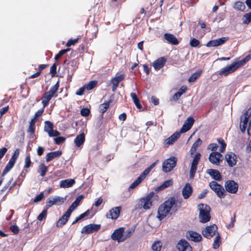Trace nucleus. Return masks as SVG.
Listing matches in <instances>:
<instances>
[{
  "label": "nucleus",
  "instance_id": "obj_36",
  "mask_svg": "<svg viewBox=\"0 0 251 251\" xmlns=\"http://www.w3.org/2000/svg\"><path fill=\"white\" fill-rule=\"evenodd\" d=\"M202 143V141L200 138H198L193 144L190 150L191 155H192L196 151L198 147L200 146Z\"/></svg>",
  "mask_w": 251,
  "mask_h": 251
},
{
  "label": "nucleus",
  "instance_id": "obj_56",
  "mask_svg": "<svg viewBox=\"0 0 251 251\" xmlns=\"http://www.w3.org/2000/svg\"><path fill=\"white\" fill-rule=\"evenodd\" d=\"M194 122L195 120L194 118L192 117H190L187 119V120L185 121L184 123H186L187 125H188L191 128L194 124Z\"/></svg>",
  "mask_w": 251,
  "mask_h": 251
},
{
  "label": "nucleus",
  "instance_id": "obj_27",
  "mask_svg": "<svg viewBox=\"0 0 251 251\" xmlns=\"http://www.w3.org/2000/svg\"><path fill=\"white\" fill-rule=\"evenodd\" d=\"M62 154V152L61 151H56L49 152L46 155V160L47 162H50L53 159L59 157Z\"/></svg>",
  "mask_w": 251,
  "mask_h": 251
},
{
  "label": "nucleus",
  "instance_id": "obj_49",
  "mask_svg": "<svg viewBox=\"0 0 251 251\" xmlns=\"http://www.w3.org/2000/svg\"><path fill=\"white\" fill-rule=\"evenodd\" d=\"M243 23L248 25L251 22V12L244 15Z\"/></svg>",
  "mask_w": 251,
  "mask_h": 251
},
{
  "label": "nucleus",
  "instance_id": "obj_46",
  "mask_svg": "<svg viewBox=\"0 0 251 251\" xmlns=\"http://www.w3.org/2000/svg\"><path fill=\"white\" fill-rule=\"evenodd\" d=\"M156 163L157 161L151 164L149 167L146 168L142 173L143 175L146 177L149 174L151 169L155 166Z\"/></svg>",
  "mask_w": 251,
  "mask_h": 251
},
{
  "label": "nucleus",
  "instance_id": "obj_42",
  "mask_svg": "<svg viewBox=\"0 0 251 251\" xmlns=\"http://www.w3.org/2000/svg\"><path fill=\"white\" fill-rule=\"evenodd\" d=\"M97 83L98 81L97 80H91L84 86L87 90H91L97 86Z\"/></svg>",
  "mask_w": 251,
  "mask_h": 251
},
{
  "label": "nucleus",
  "instance_id": "obj_4",
  "mask_svg": "<svg viewBox=\"0 0 251 251\" xmlns=\"http://www.w3.org/2000/svg\"><path fill=\"white\" fill-rule=\"evenodd\" d=\"M153 195V192H151L145 197L141 198L138 203V208H141L142 207L145 210L150 209L152 205L151 200Z\"/></svg>",
  "mask_w": 251,
  "mask_h": 251
},
{
  "label": "nucleus",
  "instance_id": "obj_52",
  "mask_svg": "<svg viewBox=\"0 0 251 251\" xmlns=\"http://www.w3.org/2000/svg\"><path fill=\"white\" fill-rule=\"evenodd\" d=\"M45 107H44V106H43V107L40 109H39L35 113V115H34V117L33 118V119L37 120L38 118L40 117L42 115V114H43L44 112V109H45Z\"/></svg>",
  "mask_w": 251,
  "mask_h": 251
},
{
  "label": "nucleus",
  "instance_id": "obj_51",
  "mask_svg": "<svg viewBox=\"0 0 251 251\" xmlns=\"http://www.w3.org/2000/svg\"><path fill=\"white\" fill-rule=\"evenodd\" d=\"M197 169V166L192 165L191 166L189 176L191 178L194 177Z\"/></svg>",
  "mask_w": 251,
  "mask_h": 251
},
{
  "label": "nucleus",
  "instance_id": "obj_22",
  "mask_svg": "<svg viewBox=\"0 0 251 251\" xmlns=\"http://www.w3.org/2000/svg\"><path fill=\"white\" fill-rule=\"evenodd\" d=\"M193 188L190 184L187 183L182 190V195L184 199H188L192 194Z\"/></svg>",
  "mask_w": 251,
  "mask_h": 251
},
{
  "label": "nucleus",
  "instance_id": "obj_16",
  "mask_svg": "<svg viewBox=\"0 0 251 251\" xmlns=\"http://www.w3.org/2000/svg\"><path fill=\"white\" fill-rule=\"evenodd\" d=\"M238 69V66H236L235 62H233L231 64L223 69L219 72V75H224L226 76L235 71Z\"/></svg>",
  "mask_w": 251,
  "mask_h": 251
},
{
  "label": "nucleus",
  "instance_id": "obj_10",
  "mask_svg": "<svg viewBox=\"0 0 251 251\" xmlns=\"http://www.w3.org/2000/svg\"><path fill=\"white\" fill-rule=\"evenodd\" d=\"M208 159L212 164L219 165L222 162L223 156L220 152L213 151L210 153Z\"/></svg>",
  "mask_w": 251,
  "mask_h": 251
},
{
  "label": "nucleus",
  "instance_id": "obj_61",
  "mask_svg": "<svg viewBox=\"0 0 251 251\" xmlns=\"http://www.w3.org/2000/svg\"><path fill=\"white\" fill-rule=\"evenodd\" d=\"M50 73L52 76L55 75V74H56V65L55 63L51 66L50 68Z\"/></svg>",
  "mask_w": 251,
  "mask_h": 251
},
{
  "label": "nucleus",
  "instance_id": "obj_11",
  "mask_svg": "<svg viewBox=\"0 0 251 251\" xmlns=\"http://www.w3.org/2000/svg\"><path fill=\"white\" fill-rule=\"evenodd\" d=\"M121 210V206L114 207L111 209L108 213H106V217L108 219L116 220L119 218Z\"/></svg>",
  "mask_w": 251,
  "mask_h": 251
},
{
  "label": "nucleus",
  "instance_id": "obj_21",
  "mask_svg": "<svg viewBox=\"0 0 251 251\" xmlns=\"http://www.w3.org/2000/svg\"><path fill=\"white\" fill-rule=\"evenodd\" d=\"M125 78V75L121 74L118 76H116L112 78L111 80V83L112 84V90L113 92H115L119 85V83L123 80Z\"/></svg>",
  "mask_w": 251,
  "mask_h": 251
},
{
  "label": "nucleus",
  "instance_id": "obj_17",
  "mask_svg": "<svg viewBox=\"0 0 251 251\" xmlns=\"http://www.w3.org/2000/svg\"><path fill=\"white\" fill-rule=\"evenodd\" d=\"M64 202V199L62 197L56 196L51 199H49L46 202V207L49 208L53 205H60Z\"/></svg>",
  "mask_w": 251,
  "mask_h": 251
},
{
  "label": "nucleus",
  "instance_id": "obj_47",
  "mask_svg": "<svg viewBox=\"0 0 251 251\" xmlns=\"http://www.w3.org/2000/svg\"><path fill=\"white\" fill-rule=\"evenodd\" d=\"M189 44L191 47H193V48H196V47H198L200 45V42L199 40H198L196 38H193L191 39V40L190 41Z\"/></svg>",
  "mask_w": 251,
  "mask_h": 251
},
{
  "label": "nucleus",
  "instance_id": "obj_45",
  "mask_svg": "<svg viewBox=\"0 0 251 251\" xmlns=\"http://www.w3.org/2000/svg\"><path fill=\"white\" fill-rule=\"evenodd\" d=\"M217 141L219 144H220V148L219 149L220 152H223L225 151L226 150V143L225 142V141L223 139L221 138H219L217 139Z\"/></svg>",
  "mask_w": 251,
  "mask_h": 251
},
{
  "label": "nucleus",
  "instance_id": "obj_60",
  "mask_svg": "<svg viewBox=\"0 0 251 251\" xmlns=\"http://www.w3.org/2000/svg\"><path fill=\"white\" fill-rule=\"evenodd\" d=\"M78 38H77L75 39H70L66 43V46L68 47L71 46L72 45H75L76 43L78 41Z\"/></svg>",
  "mask_w": 251,
  "mask_h": 251
},
{
  "label": "nucleus",
  "instance_id": "obj_50",
  "mask_svg": "<svg viewBox=\"0 0 251 251\" xmlns=\"http://www.w3.org/2000/svg\"><path fill=\"white\" fill-rule=\"evenodd\" d=\"M201 156V154L199 152H197L195 155L194 158L192 161V162L191 163L192 165L197 166L198 164L199 163V161L200 159Z\"/></svg>",
  "mask_w": 251,
  "mask_h": 251
},
{
  "label": "nucleus",
  "instance_id": "obj_64",
  "mask_svg": "<svg viewBox=\"0 0 251 251\" xmlns=\"http://www.w3.org/2000/svg\"><path fill=\"white\" fill-rule=\"evenodd\" d=\"M218 146L215 143L210 144L208 146V149L213 151H215L217 150Z\"/></svg>",
  "mask_w": 251,
  "mask_h": 251
},
{
  "label": "nucleus",
  "instance_id": "obj_30",
  "mask_svg": "<svg viewBox=\"0 0 251 251\" xmlns=\"http://www.w3.org/2000/svg\"><path fill=\"white\" fill-rule=\"evenodd\" d=\"M188 236L192 241L194 242H199L202 239V237L200 234L193 231H189Z\"/></svg>",
  "mask_w": 251,
  "mask_h": 251
},
{
  "label": "nucleus",
  "instance_id": "obj_41",
  "mask_svg": "<svg viewBox=\"0 0 251 251\" xmlns=\"http://www.w3.org/2000/svg\"><path fill=\"white\" fill-rule=\"evenodd\" d=\"M173 184V181L172 179L165 181L158 188L160 190L164 189Z\"/></svg>",
  "mask_w": 251,
  "mask_h": 251
},
{
  "label": "nucleus",
  "instance_id": "obj_57",
  "mask_svg": "<svg viewBox=\"0 0 251 251\" xmlns=\"http://www.w3.org/2000/svg\"><path fill=\"white\" fill-rule=\"evenodd\" d=\"M10 230L15 234H17L19 232V228L16 225H12L10 226Z\"/></svg>",
  "mask_w": 251,
  "mask_h": 251
},
{
  "label": "nucleus",
  "instance_id": "obj_2",
  "mask_svg": "<svg viewBox=\"0 0 251 251\" xmlns=\"http://www.w3.org/2000/svg\"><path fill=\"white\" fill-rule=\"evenodd\" d=\"M198 208L199 210L200 222L201 223H206L209 222L211 219L210 207L207 204L200 203L198 204Z\"/></svg>",
  "mask_w": 251,
  "mask_h": 251
},
{
  "label": "nucleus",
  "instance_id": "obj_31",
  "mask_svg": "<svg viewBox=\"0 0 251 251\" xmlns=\"http://www.w3.org/2000/svg\"><path fill=\"white\" fill-rule=\"evenodd\" d=\"M85 135L83 133H82L76 137L74 140V142L77 147H79L80 146L83 144L84 142H85Z\"/></svg>",
  "mask_w": 251,
  "mask_h": 251
},
{
  "label": "nucleus",
  "instance_id": "obj_44",
  "mask_svg": "<svg viewBox=\"0 0 251 251\" xmlns=\"http://www.w3.org/2000/svg\"><path fill=\"white\" fill-rule=\"evenodd\" d=\"M162 243L159 241H157L155 242L151 246L152 250L153 251H160L162 247Z\"/></svg>",
  "mask_w": 251,
  "mask_h": 251
},
{
  "label": "nucleus",
  "instance_id": "obj_5",
  "mask_svg": "<svg viewBox=\"0 0 251 251\" xmlns=\"http://www.w3.org/2000/svg\"><path fill=\"white\" fill-rule=\"evenodd\" d=\"M210 188L215 192L220 198H224L226 195V191L223 187L215 181H212L209 184Z\"/></svg>",
  "mask_w": 251,
  "mask_h": 251
},
{
  "label": "nucleus",
  "instance_id": "obj_18",
  "mask_svg": "<svg viewBox=\"0 0 251 251\" xmlns=\"http://www.w3.org/2000/svg\"><path fill=\"white\" fill-rule=\"evenodd\" d=\"M71 214L70 211H68L67 210L65 213L63 214L56 222V226L58 227H61L64 226L69 220Z\"/></svg>",
  "mask_w": 251,
  "mask_h": 251
},
{
  "label": "nucleus",
  "instance_id": "obj_34",
  "mask_svg": "<svg viewBox=\"0 0 251 251\" xmlns=\"http://www.w3.org/2000/svg\"><path fill=\"white\" fill-rule=\"evenodd\" d=\"M221 243V236L218 232L216 233V236L215 238L213 244V248L214 249H217Z\"/></svg>",
  "mask_w": 251,
  "mask_h": 251
},
{
  "label": "nucleus",
  "instance_id": "obj_23",
  "mask_svg": "<svg viewBox=\"0 0 251 251\" xmlns=\"http://www.w3.org/2000/svg\"><path fill=\"white\" fill-rule=\"evenodd\" d=\"M163 37L169 44L173 45H177L179 44L177 39L173 34L166 33L164 34Z\"/></svg>",
  "mask_w": 251,
  "mask_h": 251
},
{
  "label": "nucleus",
  "instance_id": "obj_38",
  "mask_svg": "<svg viewBox=\"0 0 251 251\" xmlns=\"http://www.w3.org/2000/svg\"><path fill=\"white\" fill-rule=\"evenodd\" d=\"M233 8L237 10L244 11L246 8V6L244 2L238 1L234 2Z\"/></svg>",
  "mask_w": 251,
  "mask_h": 251
},
{
  "label": "nucleus",
  "instance_id": "obj_12",
  "mask_svg": "<svg viewBox=\"0 0 251 251\" xmlns=\"http://www.w3.org/2000/svg\"><path fill=\"white\" fill-rule=\"evenodd\" d=\"M100 228V225L91 224L84 226L81 231V233L90 234L98 231Z\"/></svg>",
  "mask_w": 251,
  "mask_h": 251
},
{
  "label": "nucleus",
  "instance_id": "obj_25",
  "mask_svg": "<svg viewBox=\"0 0 251 251\" xmlns=\"http://www.w3.org/2000/svg\"><path fill=\"white\" fill-rule=\"evenodd\" d=\"M206 172L215 180L220 181L222 179L220 173L217 170L210 169L207 170Z\"/></svg>",
  "mask_w": 251,
  "mask_h": 251
},
{
  "label": "nucleus",
  "instance_id": "obj_58",
  "mask_svg": "<svg viewBox=\"0 0 251 251\" xmlns=\"http://www.w3.org/2000/svg\"><path fill=\"white\" fill-rule=\"evenodd\" d=\"M190 128L191 127L189 126L188 125H187L186 123H184L179 132H180V134L181 133H185L188 131Z\"/></svg>",
  "mask_w": 251,
  "mask_h": 251
},
{
  "label": "nucleus",
  "instance_id": "obj_3",
  "mask_svg": "<svg viewBox=\"0 0 251 251\" xmlns=\"http://www.w3.org/2000/svg\"><path fill=\"white\" fill-rule=\"evenodd\" d=\"M59 86V82H57L52 86L48 92H45L42 97V103L44 107H46L49 104V101L55 96L58 91Z\"/></svg>",
  "mask_w": 251,
  "mask_h": 251
},
{
  "label": "nucleus",
  "instance_id": "obj_29",
  "mask_svg": "<svg viewBox=\"0 0 251 251\" xmlns=\"http://www.w3.org/2000/svg\"><path fill=\"white\" fill-rule=\"evenodd\" d=\"M112 102V99H110L107 101H105L99 105V112L102 115L107 110L110 106V103Z\"/></svg>",
  "mask_w": 251,
  "mask_h": 251
},
{
  "label": "nucleus",
  "instance_id": "obj_26",
  "mask_svg": "<svg viewBox=\"0 0 251 251\" xmlns=\"http://www.w3.org/2000/svg\"><path fill=\"white\" fill-rule=\"evenodd\" d=\"M84 198V196L80 195L78 196L75 200V201L72 203L70 206L69 208L67 209L68 211H70L71 213L80 204L81 200Z\"/></svg>",
  "mask_w": 251,
  "mask_h": 251
},
{
  "label": "nucleus",
  "instance_id": "obj_8",
  "mask_svg": "<svg viewBox=\"0 0 251 251\" xmlns=\"http://www.w3.org/2000/svg\"><path fill=\"white\" fill-rule=\"evenodd\" d=\"M217 228V226L215 224L207 226L202 230V234L204 237L210 239L216 234Z\"/></svg>",
  "mask_w": 251,
  "mask_h": 251
},
{
  "label": "nucleus",
  "instance_id": "obj_14",
  "mask_svg": "<svg viewBox=\"0 0 251 251\" xmlns=\"http://www.w3.org/2000/svg\"><path fill=\"white\" fill-rule=\"evenodd\" d=\"M225 159L229 166L234 167L237 161V155L232 152H227L225 155Z\"/></svg>",
  "mask_w": 251,
  "mask_h": 251
},
{
  "label": "nucleus",
  "instance_id": "obj_7",
  "mask_svg": "<svg viewBox=\"0 0 251 251\" xmlns=\"http://www.w3.org/2000/svg\"><path fill=\"white\" fill-rule=\"evenodd\" d=\"M20 153V150L17 149L11 158L10 159L8 163L7 164L4 170L3 171L2 176H4L6 173L9 171L14 166L16 160L17 159Z\"/></svg>",
  "mask_w": 251,
  "mask_h": 251
},
{
  "label": "nucleus",
  "instance_id": "obj_20",
  "mask_svg": "<svg viewBox=\"0 0 251 251\" xmlns=\"http://www.w3.org/2000/svg\"><path fill=\"white\" fill-rule=\"evenodd\" d=\"M166 61L167 59L165 57H159L152 63V66L156 71L159 70L165 66Z\"/></svg>",
  "mask_w": 251,
  "mask_h": 251
},
{
  "label": "nucleus",
  "instance_id": "obj_33",
  "mask_svg": "<svg viewBox=\"0 0 251 251\" xmlns=\"http://www.w3.org/2000/svg\"><path fill=\"white\" fill-rule=\"evenodd\" d=\"M45 126L44 127V131L47 132L48 134L53 129L54 126L53 123L49 121H46L45 122Z\"/></svg>",
  "mask_w": 251,
  "mask_h": 251
},
{
  "label": "nucleus",
  "instance_id": "obj_28",
  "mask_svg": "<svg viewBox=\"0 0 251 251\" xmlns=\"http://www.w3.org/2000/svg\"><path fill=\"white\" fill-rule=\"evenodd\" d=\"M75 180L73 179L63 180L60 182V187L61 188L71 187L75 183Z\"/></svg>",
  "mask_w": 251,
  "mask_h": 251
},
{
  "label": "nucleus",
  "instance_id": "obj_6",
  "mask_svg": "<svg viewBox=\"0 0 251 251\" xmlns=\"http://www.w3.org/2000/svg\"><path fill=\"white\" fill-rule=\"evenodd\" d=\"M177 158L171 156L165 160L162 164V170L165 173L171 171L176 166Z\"/></svg>",
  "mask_w": 251,
  "mask_h": 251
},
{
  "label": "nucleus",
  "instance_id": "obj_43",
  "mask_svg": "<svg viewBox=\"0 0 251 251\" xmlns=\"http://www.w3.org/2000/svg\"><path fill=\"white\" fill-rule=\"evenodd\" d=\"M201 71H200L194 73L189 78L188 81L190 82H193L197 80V79L201 75Z\"/></svg>",
  "mask_w": 251,
  "mask_h": 251
},
{
  "label": "nucleus",
  "instance_id": "obj_32",
  "mask_svg": "<svg viewBox=\"0 0 251 251\" xmlns=\"http://www.w3.org/2000/svg\"><path fill=\"white\" fill-rule=\"evenodd\" d=\"M146 177L141 174L139 177L131 183V184L129 187V190L133 189L135 188L136 186H137L141 182L145 179Z\"/></svg>",
  "mask_w": 251,
  "mask_h": 251
},
{
  "label": "nucleus",
  "instance_id": "obj_40",
  "mask_svg": "<svg viewBox=\"0 0 251 251\" xmlns=\"http://www.w3.org/2000/svg\"><path fill=\"white\" fill-rule=\"evenodd\" d=\"M36 120L32 119L29 122V126L27 129V132H30L31 134H34L35 130V123Z\"/></svg>",
  "mask_w": 251,
  "mask_h": 251
},
{
  "label": "nucleus",
  "instance_id": "obj_35",
  "mask_svg": "<svg viewBox=\"0 0 251 251\" xmlns=\"http://www.w3.org/2000/svg\"><path fill=\"white\" fill-rule=\"evenodd\" d=\"M48 170V167L44 164H41L39 166L38 173L40 174L42 177L44 176Z\"/></svg>",
  "mask_w": 251,
  "mask_h": 251
},
{
  "label": "nucleus",
  "instance_id": "obj_15",
  "mask_svg": "<svg viewBox=\"0 0 251 251\" xmlns=\"http://www.w3.org/2000/svg\"><path fill=\"white\" fill-rule=\"evenodd\" d=\"M124 232V228L120 227L112 233L111 238L112 240L117 241L118 242H122L125 240V239H122L123 233Z\"/></svg>",
  "mask_w": 251,
  "mask_h": 251
},
{
  "label": "nucleus",
  "instance_id": "obj_62",
  "mask_svg": "<svg viewBox=\"0 0 251 251\" xmlns=\"http://www.w3.org/2000/svg\"><path fill=\"white\" fill-rule=\"evenodd\" d=\"M86 89L85 86H83L82 87H80L78 90H77L75 94L78 96H82L84 94L85 90Z\"/></svg>",
  "mask_w": 251,
  "mask_h": 251
},
{
  "label": "nucleus",
  "instance_id": "obj_59",
  "mask_svg": "<svg viewBox=\"0 0 251 251\" xmlns=\"http://www.w3.org/2000/svg\"><path fill=\"white\" fill-rule=\"evenodd\" d=\"M236 213H234L233 217L231 219L230 223L226 226L228 228H231L234 226L235 222Z\"/></svg>",
  "mask_w": 251,
  "mask_h": 251
},
{
  "label": "nucleus",
  "instance_id": "obj_39",
  "mask_svg": "<svg viewBox=\"0 0 251 251\" xmlns=\"http://www.w3.org/2000/svg\"><path fill=\"white\" fill-rule=\"evenodd\" d=\"M249 122V119H246L244 117L241 118V124H240V128L241 130L244 132L248 126V124Z\"/></svg>",
  "mask_w": 251,
  "mask_h": 251
},
{
  "label": "nucleus",
  "instance_id": "obj_54",
  "mask_svg": "<svg viewBox=\"0 0 251 251\" xmlns=\"http://www.w3.org/2000/svg\"><path fill=\"white\" fill-rule=\"evenodd\" d=\"M47 210H44L43 211H42V212L38 215V216L37 217V219L40 221H42L44 219H45L47 217Z\"/></svg>",
  "mask_w": 251,
  "mask_h": 251
},
{
  "label": "nucleus",
  "instance_id": "obj_55",
  "mask_svg": "<svg viewBox=\"0 0 251 251\" xmlns=\"http://www.w3.org/2000/svg\"><path fill=\"white\" fill-rule=\"evenodd\" d=\"M65 139H66L65 138L60 136V137H57L56 138H55L54 139V142L56 144L60 145L65 141Z\"/></svg>",
  "mask_w": 251,
  "mask_h": 251
},
{
  "label": "nucleus",
  "instance_id": "obj_53",
  "mask_svg": "<svg viewBox=\"0 0 251 251\" xmlns=\"http://www.w3.org/2000/svg\"><path fill=\"white\" fill-rule=\"evenodd\" d=\"M90 110L88 108H83L80 110V114L81 116L86 117L89 115L90 114Z\"/></svg>",
  "mask_w": 251,
  "mask_h": 251
},
{
  "label": "nucleus",
  "instance_id": "obj_1",
  "mask_svg": "<svg viewBox=\"0 0 251 251\" xmlns=\"http://www.w3.org/2000/svg\"><path fill=\"white\" fill-rule=\"evenodd\" d=\"M182 199H176L175 197H170L167 200L161 204L158 209L157 218L161 221L168 214L176 213L181 207Z\"/></svg>",
  "mask_w": 251,
  "mask_h": 251
},
{
  "label": "nucleus",
  "instance_id": "obj_13",
  "mask_svg": "<svg viewBox=\"0 0 251 251\" xmlns=\"http://www.w3.org/2000/svg\"><path fill=\"white\" fill-rule=\"evenodd\" d=\"M228 39L227 37H222L217 39L210 40L207 43V47H216L225 44Z\"/></svg>",
  "mask_w": 251,
  "mask_h": 251
},
{
  "label": "nucleus",
  "instance_id": "obj_37",
  "mask_svg": "<svg viewBox=\"0 0 251 251\" xmlns=\"http://www.w3.org/2000/svg\"><path fill=\"white\" fill-rule=\"evenodd\" d=\"M251 58V54H249L244 58L238 62H234L236 66H238V68L245 65L247 62H248Z\"/></svg>",
  "mask_w": 251,
  "mask_h": 251
},
{
  "label": "nucleus",
  "instance_id": "obj_63",
  "mask_svg": "<svg viewBox=\"0 0 251 251\" xmlns=\"http://www.w3.org/2000/svg\"><path fill=\"white\" fill-rule=\"evenodd\" d=\"M44 193L41 192L39 195H38L34 199V202H37L41 201L44 198Z\"/></svg>",
  "mask_w": 251,
  "mask_h": 251
},
{
  "label": "nucleus",
  "instance_id": "obj_24",
  "mask_svg": "<svg viewBox=\"0 0 251 251\" xmlns=\"http://www.w3.org/2000/svg\"><path fill=\"white\" fill-rule=\"evenodd\" d=\"M180 132H176L165 140L164 145L166 146L172 145L180 137Z\"/></svg>",
  "mask_w": 251,
  "mask_h": 251
},
{
  "label": "nucleus",
  "instance_id": "obj_48",
  "mask_svg": "<svg viewBox=\"0 0 251 251\" xmlns=\"http://www.w3.org/2000/svg\"><path fill=\"white\" fill-rule=\"evenodd\" d=\"M31 162L30 160V155L29 153L27 154L25 158V164L24 165L25 169L29 168L30 166Z\"/></svg>",
  "mask_w": 251,
  "mask_h": 251
},
{
  "label": "nucleus",
  "instance_id": "obj_19",
  "mask_svg": "<svg viewBox=\"0 0 251 251\" xmlns=\"http://www.w3.org/2000/svg\"><path fill=\"white\" fill-rule=\"evenodd\" d=\"M179 251H192V249L189 243L185 240H181L176 246Z\"/></svg>",
  "mask_w": 251,
  "mask_h": 251
},
{
  "label": "nucleus",
  "instance_id": "obj_9",
  "mask_svg": "<svg viewBox=\"0 0 251 251\" xmlns=\"http://www.w3.org/2000/svg\"><path fill=\"white\" fill-rule=\"evenodd\" d=\"M226 190L231 194H235L238 189V184L233 180H228L225 184Z\"/></svg>",
  "mask_w": 251,
  "mask_h": 251
}]
</instances>
